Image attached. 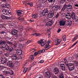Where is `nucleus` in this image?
<instances>
[{"mask_svg":"<svg viewBox=\"0 0 78 78\" xmlns=\"http://www.w3.org/2000/svg\"><path fill=\"white\" fill-rule=\"evenodd\" d=\"M19 29L20 30H23V26H20L19 27Z\"/></svg>","mask_w":78,"mask_h":78,"instance_id":"obj_41","label":"nucleus"},{"mask_svg":"<svg viewBox=\"0 0 78 78\" xmlns=\"http://www.w3.org/2000/svg\"><path fill=\"white\" fill-rule=\"evenodd\" d=\"M68 69L69 71H72V70H74L75 67H74L73 65L72 64V65L68 67Z\"/></svg>","mask_w":78,"mask_h":78,"instance_id":"obj_13","label":"nucleus"},{"mask_svg":"<svg viewBox=\"0 0 78 78\" xmlns=\"http://www.w3.org/2000/svg\"><path fill=\"white\" fill-rule=\"evenodd\" d=\"M61 8H62V6L58 5H54V6L52 7V10L53 11H56L58 10H60Z\"/></svg>","mask_w":78,"mask_h":78,"instance_id":"obj_2","label":"nucleus"},{"mask_svg":"<svg viewBox=\"0 0 78 78\" xmlns=\"http://www.w3.org/2000/svg\"><path fill=\"white\" fill-rule=\"evenodd\" d=\"M1 17L2 18V19H3L4 20H5V19H9V18H8V17L5 16L4 15L2 16Z\"/></svg>","mask_w":78,"mask_h":78,"instance_id":"obj_22","label":"nucleus"},{"mask_svg":"<svg viewBox=\"0 0 78 78\" xmlns=\"http://www.w3.org/2000/svg\"><path fill=\"white\" fill-rule=\"evenodd\" d=\"M10 11V10H8L6 9H4L2 10V12L3 14H4L5 15H8V14H9V12Z\"/></svg>","mask_w":78,"mask_h":78,"instance_id":"obj_10","label":"nucleus"},{"mask_svg":"<svg viewBox=\"0 0 78 78\" xmlns=\"http://www.w3.org/2000/svg\"><path fill=\"white\" fill-rule=\"evenodd\" d=\"M5 67V66H0V69H3V68H4Z\"/></svg>","mask_w":78,"mask_h":78,"instance_id":"obj_46","label":"nucleus"},{"mask_svg":"<svg viewBox=\"0 0 78 78\" xmlns=\"http://www.w3.org/2000/svg\"><path fill=\"white\" fill-rule=\"evenodd\" d=\"M31 42V41L28 40L27 41V44H30V43Z\"/></svg>","mask_w":78,"mask_h":78,"instance_id":"obj_57","label":"nucleus"},{"mask_svg":"<svg viewBox=\"0 0 78 78\" xmlns=\"http://www.w3.org/2000/svg\"><path fill=\"white\" fill-rule=\"evenodd\" d=\"M36 51V49H32V52H34V51Z\"/></svg>","mask_w":78,"mask_h":78,"instance_id":"obj_63","label":"nucleus"},{"mask_svg":"<svg viewBox=\"0 0 78 78\" xmlns=\"http://www.w3.org/2000/svg\"><path fill=\"white\" fill-rule=\"evenodd\" d=\"M5 44V41H0V45H3V44Z\"/></svg>","mask_w":78,"mask_h":78,"instance_id":"obj_33","label":"nucleus"},{"mask_svg":"<svg viewBox=\"0 0 78 78\" xmlns=\"http://www.w3.org/2000/svg\"><path fill=\"white\" fill-rule=\"evenodd\" d=\"M78 37V35H77L76 37H74V38L76 39H77V37Z\"/></svg>","mask_w":78,"mask_h":78,"instance_id":"obj_64","label":"nucleus"},{"mask_svg":"<svg viewBox=\"0 0 78 78\" xmlns=\"http://www.w3.org/2000/svg\"><path fill=\"white\" fill-rule=\"evenodd\" d=\"M72 21H68L67 22V25L68 26H71L72 25Z\"/></svg>","mask_w":78,"mask_h":78,"instance_id":"obj_25","label":"nucleus"},{"mask_svg":"<svg viewBox=\"0 0 78 78\" xmlns=\"http://www.w3.org/2000/svg\"><path fill=\"white\" fill-rule=\"evenodd\" d=\"M55 19H52L51 20V22L52 23V24L54 22H55Z\"/></svg>","mask_w":78,"mask_h":78,"instance_id":"obj_49","label":"nucleus"},{"mask_svg":"<svg viewBox=\"0 0 78 78\" xmlns=\"http://www.w3.org/2000/svg\"><path fill=\"white\" fill-rule=\"evenodd\" d=\"M6 43H7V44H9V45H12V43L9 41H6Z\"/></svg>","mask_w":78,"mask_h":78,"instance_id":"obj_35","label":"nucleus"},{"mask_svg":"<svg viewBox=\"0 0 78 78\" xmlns=\"http://www.w3.org/2000/svg\"><path fill=\"white\" fill-rule=\"evenodd\" d=\"M66 6L67 9L68 10H70L71 11H72V5L70 4L68 5L66 4Z\"/></svg>","mask_w":78,"mask_h":78,"instance_id":"obj_8","label":"nucleus"},{"mask_svg":"<svg viewBox=\"0 0 78 78\" xmlns=\"http://www.w3.org/2000/svg\"><path fill=\"white\" fill-rule=\"evenodd\" d=\"M59 69L58 68H56L53 70V71L55 73V74H58L59 72Z\"/></svg>","mask_w":78,"mask_h":78,"instance_id":"obj_17","label":"nucleus"},{"mask_svg":"<svg viewBox=\"0 0 78 78\" xmlns=\"http://www.w3.org/2000/svg\"><path fill=\"white\" fill-rule=\"evenodd\" d=\"M48 13V9H46L43 10L42 12H41L40 16H46Z\"/></svg>","mask_w":78,"mask_h":78,"instance_id":"obj_3","label":"nucleus"},{"mask_svg":"<svg viewBox=\"0 0 78 78\" xmlns=\"http://www.w3.org/2000/svg\"><path fill=\"white\" fill-rule=\"evenodd\" d=\"M1 50H2L3 51H5L6 50V49L4 47L2 46L0 48Z\"/></svg>","mask_w":78,"mask_h":78,"instance_id":"obj_39","label":"nucleus"},{"mask_svg":"<svg viewBox=\"0 0 78 78\" xmlns=\"http://www.w3.org/2000/svg\"><path fill=\"white\" fill-rule=\"evenodd\" d=\"M18 19L19 20H21V21H23L24 20V18H18Z\"/></svg>","mask_w":78,"mask_h":78,"instance_id":"obj_40","label":"nucleus"},{"mask_svg":"<svg viewBox=\"0 0 78 78\" xmlns=\"http://www.w3.org/2000/svg\"><path fill=\"white\" fill-rule=\"evenodd\" d=\"M66 9H67L66 4H65L63 6V8H62V11H65V10H66Z\"/></svg>","mask_w":78,"mask_h":78,"instance_id":"obj_20","label":"nucleus"},{"mask_svg":"<svg viewBox=\"0 0 78 78\" xmlns=\"http://www.w3.org/2000/svg\"><path fill=\"white\" fill-rule=\"evenodd\" d=\"M65 64L67 67H69L70 66H71L72 65V63H66Z\"/></svg>","mask_w":78,"mask_h":78,"instance_id":"obj_34","label":"nucleus"},{"mask_svg":"<svg viewBox=\"0 0 78 78\" xmlns=\"http://www.w3.org/2000/svg\"><path fill=\"white\" fill-rule=\"evenodd\" d=\"M4 55L6 57H7V58H9V55H10V53L9 52H8L7 51H5L4 52Z\"/></svg>","mask_w":78,"mask_h":78,"instance_id":"obj_15","label":"nucleus"},{"mask_svg":"<svg viewBox=\"0 0 78 78\" xmlns=\"http://www.w3.org/2000/svg\"><path fill=\"white\" fill-rule=\"evenodd\" d=\"M32 35H33V36L36 35V36H39V35H40V34L37 33H34L33 34H32Z\"/></svg>","mask_w":78,"mask_h":78,"instance_id":"obj_38","label":"nucleus"},{"mask_svg":"<svg viewBox=\"0 0 78 78\" xmlns=\"http://www.w3.org/2000/svg\"><path fill=\"white\" fill-rule=\"evenodd\" d=\"M42 52V50H39V51H38V53L39 54H41V53Z\"/></svg>","mask_w":78,"mask_h":78,"instance_id":"obj_50","label":"nucleus"},{"mask_svg":"<svg viewBox=\"0 0 78 78\" xmlns=\"http://www.w3.org/2000/svg\"><path fill=\"white\" fill-rule=\"evenodd\" d=\"M0 28H5V24H2L0 25Z\"/></svg>","mask_w":78,"mask_h":78,"instance_id":"obj_31","label":"nucleus"},{"mask_svg":"<svg viewBox=\"0 0 78 78\" xmlns=\"http://www.w3.org/2000/svg\"><path fill=\"white\" fill-rule=\"evenodd\" d=\"M40 63H43V62H44V60H41L40 62Z\"/></svg>","mask_w":78,"mask_h":78,"instance_id":"obj_62","label":"nucleus"},{"mask_svg":"<svg viewBox=\"0 0 78 78\" xmlns=\"http://www.w3.org/2000/svg\"><path fill=\"white\" fill-rule=\"evenodd\" d=\"M12 34L14 36H17V30L16 29H12Z\"/></svg>","mask_w":78,"mask_h":78,"instance_id":"obj_6","label":"nucleus"},{"mask_svg":"<svg viewBox=\"0 0 78 78\" xmlns=\"http://www.w3.org/2000/svg\"><path fill=\"white\" fill-rule=\"evenodd\" d=\"M53 16H54V12L48 14L47 17V19H49L50 18H52L53 17Z\"/></svg>","mask_w":78,"mask_h":78,"instance_id":"obj_9","label":"nucleus"},{"mask_svg":"<svg viewBox=\"0 0 78 78\" xmlns=\"http://www.w3.org/2000/svg\"><path fill=\"white\" fill-rule=\"evenodd\" d=\"M30 22H34V20H30Z\"/></svg>","mask_w":78,"mask_h":78,"instance_id":"obj_61","label":"nucleus"},{"mask_svg":"<svg viewBox=\"0 0 78 78\" xmlns=\"http://www.w3.org/2000/svg\"><path fill=\"white\" fill-rule=\"evenodd\" d=\"M32 57H31V59H34V55H31Z\"/></svg>","mask_w":78,"mask_h":78,"instance_id":"obj_54","label":"nucleus"},{"mask_svg":"<svg viewBox=\"0 0 78 78\" xmlns=\"http://www.w3.org/2000/svg\"><path fill=\"white\" fill-rule=\"evenodd\" d=\"M61 3L63 4L64 3H65V0H61L60 1Z\"/></svg>","mask_w":78,"mask_h":78,"instance_id":"obj_43","label":"nucleus"},{"mask_svg":"<svg viewBox=\"0 0 78 78\" xmlns=\"http://www.w3.org/2000/svg\"><path fill=\"white\" fill-rule=\"evenodd\" d=\"M45 73L46 74V77H49V78H50L51 76V74H50V73L48 72H47Z\"/></svg>","mask_w":78,"mask_h":78,"instance_id":"obj_19","label":"nucleus"},{"mask_svg":"<svg viewBox=\"0 0 78 78\" xmlns=\"http://www.w3.org/2000/svg\"><path fill=\"white\" fill-rule=\"evenodd\" d=\"M66 16L68 19H70L71 18H72L73 19H75V14L74 12H68L66 14Z\"/></svg>","mask_w":78,"mask_h":78,"instance_id":"obj_1","label":"nucleus"},{"mask_svg":"<svg viewBox=\"0 0 78 78\" xmlns=\"http://www.w3.org/2000/svg\"><path fill=\"white\" fill-rule=\"evenodd\" d=\"M5 33H6V32H5L4 31H1L0 32V34H4Z\"/></svg>","mask_w":78,"mask_h":78,"instance_id":"obj_45","label":"nucleus"},{"mask_svg":"<svg viewBox=\"0 0 78 78\" xmlns=\"http://www.w3.org/2000/svg\"><path fill=\"white\" fill-rule=\"evenodd\" d=\"M55 1V0H48L49 3H52L54 2Z\"/></svg>","mask_w":78,"mask_h":78,"instance_id":"obj_42","label":"nucleus"},{"mask_svg":"<svg viewBox=\"0 0 78 78\" xmlns=\"http://www.w3.org/2000/svg\"><path fill=\"white\" fill-rule=\"evenodd\" d=\"M74 65L76 66H78V63H74Z\"/></svg>","mask_w":78,"mask_h":78,"instance_id":"obj_59","label":"nucleus"},{"mask_svg":"<svg viewBox=\"0 0 78 78\" xmlns=\"http://www.w3.org/2000/svg\"><path fill=\"white\" fill-rule=\"evenodd\" d=\"M12 59L14 60H17V57L16 54H13L12 56Z\"/></svg>","mask_w":78,"mask_h":78,"instance_id":"obj_16","label":"nucleus"},{"mask_svg":"<svg viewBox=\"0 0 78 78\" xmlns=\"http://www.w3.org/2000/svg\"><path fill=\"white\" fill-rule=\"evenodd\" d=\"M60 67L62 70H63V71H65V70H66V66H65L64 64L61 63L60 64Z\"/></svg>","mask_w":78,"mask_h":78,"instance_id":"obj_12","label":"nucleus"},{"mask_svg":"<svg viewBox=\"0 0 78 78\" xmlns=\"http://www.w3.org/2000/svg\"><path fill=\"white\" fill-rule=\"evenodd\" d=\"M56 41H57V43L55 44V45H59V44H60V42H61V40L60 41H59V39H57L56 40Z\"/></svg>","mask_w":78,"mask_h":78,"instance_id":"obj_26","label":"nucleus"},{"mask_svg":"<svg viewBox=\"0 0 78 78\" xmlns=\"http://www.w3.org/2000/svg\"><path fill=\"white\" fill-rule=\"evenodd\" d=\"M7 66L9 67H14V64L12 61H9L7 62Z\"/></svg>","mask_w":78,"mask_h":78,"instance_id":"obj_5","label":"nucleus"},{"mask_svg":"<svg viewBox=\"0 0 78 78\" xmlns=\"http://www.w3.org/2000/svg\"><path fill=\"white\" fill-rule=\"evenodd\" d=\"M61 29L59 28V29H58V31H57V33H59V32H60V31H61Z\"/></svg>","mask_w":78,"mask_h":78,"instance_id":"obj_58","label":"nucleus"},{"mask_svg":"<svg viewBox=\"0 0 78 78\" xmlns=\"http://www.w3.org/2000/svg\"><path fill=\"white\" fill-rule=\"evenodd\" d=\"M62 37L63 38V41H66V35H63Z\"/></svg>","mask_w":78,"mask_h":78,"instance_id":"obj_30","label":"nucleus"},{"mask_svg":"<svg viewBox=\"0 0 78 78\" xmlns=\"http://www.w3.org/2000/svg\"><path fill=\"white\" fill-rule=\"evenodd\" d=\"M7 15L8 16V17L9 19L10 17H12V12H11V11L9 12V14H8Z\"/></svg>","mask_w":78,"mask_h":78,"instance_id":"obj_28","label":"nucleus"},{"mask_svg":"<svg viewBox=\"0 0 78 78\" xmlns=\"http://www.w3.org/2000/svg\"><path fill=\"white\" fill-rule=\"evenodd\" d=\"M49 43H48L47 44H46L45 46V50H48V49H49L50 47H49Z\"/></svg>","mask_w":78,"mask_h":78,"instance_id":"obj_23","label":"nucleus"},{"mask_svg":"<svg viewBox=\"0 0 78 78\" xmlns=\"http://www.w3.org/2000/svg\"><path fill=\"white\" fill-rule=\"evenodd\" d=\"M58 16H59V14L57 13V14L55 16V17L56 19H57L58 17Z\"/></svg>","mask_w":78,"mask_h":78,"instance_id":"obj_47","label":"nucleus"},{"mask_svg":"<svg viewBox=\"0 0 78 78\" xmlns=\"http://www.w3.org/2000/svg\"><path fill=\"white\" fill-rule=\"evenodd\" d=\"M64 60L65 64H66L68 62L67 60L66 59H64Z\"/></svg>","mask_w":78,"mask_h":78,"instance_id":"obj_56","label":"nucleus"},{"mask_svg":"<svg viewBox=\"0 0 78 78\" xmlns=\"http://www.w3.org/2000/svg\"><path fill=\"white\" fill-rule=\"evenodd\" d=\"M19 46L20 47H23V46H22V44H19Z\"/></svg>","mask_w":78,"mask_h":78,"instance_id":"obj_51","label":"nucleus"},{"mask_svg":"<svg viewBox=\"0 0 78 78\" xmlns=\"http://www.w3.org/2000/svg\"><path fill=\"white\" fill-rule=\"evenodd\" d=\"M78 43V41H77L75 43H74L71 47H73V46H74V45H75L76 44Z\"/></svg>","mask_w":78,"mask_h":78,"instance_id":"obj_44","label":"nucleus"},{"mask_svg":"<svg viewBox=\"0 0 78 78\" xmlns=\"http://www.w3.org/2000/svg\"><path fill=\"white\" fill-rule=\"evenodd\" d=\"M23 11V10H18L16 11V14L18 16H20L21 14H22V12Z\"/></svg>","mask_w":78,"mask_h":78,"instance_id":"obj_14","label":"nucleus"},{"mask_svg":"<svg viewBox=\"0 0 78 78\" xmlns=\"http://www.w3.org/2000/svg\"><path fill=\"white\" fill-rule=\"evenodd\" d=\"M5 8H9V6H10L9 4L8 3L5 4Z\"/></svg>","mask_w":78,"mask_h":78,"instance_id":"obj_37","label":"nucleus"},{"mask_svg":"<svg viewBox=\"0 0 78 78\" xmlns=\"http://www.w3.org/2000/svg\"><path fill=\"white\" fill-rule=\"evenodd\" d=\"M59 23L60 26H64L65 25V22L63 21H60Z\"/></svg>","mask_w":78,"mask_h":78,"instance_id":"obj_18","label":"nucleus"},{"mask_svg":"<svg viewBox=\"0 0 78 78\" xmlns=\"http://www.w3.org/2000/svg\"><path fill=\"white\" fill-rule=\"evenodd\" d=\"M45 44H46V41H45L44 42V44L43 45H42V46H44Z\"/></svg>","mask_w":78,"mask_h":78,"instance_id":"obj_60","label":"nucleus"},{"mask_svg":"<svg viewBox=\"0 0 78 78\" xmlns=\"http://www.w3.org/2000/svg\"><path fill=\"white\" fill-rule=\"evenodd\" d=\"M46 24V26H51V25H52V24H53V23H52V22H51L49 21Z\"/></svg>","mask_w":78,"mask_h":78,"instance_id":"obj_24","label":"nucleus"},{"mask_svg":"<svg viewBox=\"0 0 78 78\" xmlns=\"http://www.w3.org/2000/svg\"><path fill=\"white\" fill-rule=\"evenodd\" d=\"M38 44H41V46H42L44 44V41H43V40H41L40 41H38Z\"/></svg>","mask_w":78,"mask_h":78,"instance_id":"obj_27","label":"nucleus"},{"mask_svg":"<svg viewBox=\"0 0 78 78\" xmlns=\"http://www.w3.org/2000/svg\"><path fill=\"white\" fill-rule=\"evenodd\" d=\"M59 77V78H64V74H63V73L61 72L60 73Z\"/></svg>","mask_w":78,"mask_h":78,"instance_id":"obj_21","label":"nucleus"},{"mask_svg":"<svg viewBox=\"0 0 78 78\" xmlns=\"http://www.w3.org/2000/svg\"><path fill=\"white\" fill-rule=\"evenodd\" d=\"M16 53L18 55H22V49H17V50Z\"/></svg>","mask_w":78,"mask_h":78,"instance_id":"obj_11","label":"nucleus"},{"mask_svg":"<svg viewBox=\"0 0 78 78\" xmlns=\"http://www.w3.org/2000/svg\"><path fill=\"white\" fill-rule=\"evenodd\" d=\"M30 5L31 6H33V3L32 2H30V3H27L26 4V5Z\"/></svg>","mask_w":78,"mask_h":78,"instance_id":"obj_32","label":"nucleus"},{"mask_svg":"<svg viewBox=\"0 0 78 78\" xmlns=\"http://www.w3.org/2000/svg\"><path fill=\"white\" fill-rule=\"evenodd\" d=\"M38 16L36 14H33L32 16V17L34 19H36V18H37Z\"/></svg>","mask_w":78,"mask_h":78,"instance_id":"obj_29","label":"nucleus"},{"mask_svg":"<svg viewBox=\"0 0 78 78\" xmlns=\"http://www.w3.org/2000/svg\"><path fill=\"white\" fill-rule=\"evenodd\" d=\"M27 70H28V69L27 68H25L23 70V73H26V72H27Z\"/></svg>","mask_w":78,"mask_h":78,"instance_id":"obj_36","label":"nucleus"},{"mask_svg":"<svg viewBox=\"0 0 78 78\" xmlns=\"http://www.w3.org/2000/svg\"><path fill=\"white\" fill-rule=\"evenodd\" d=\"M0 78H5L2 74H0Z\"/></svg>","mask_w":78,"mask_h":78,"instance_id":"obj_48","label":"nucleus"},{"mask_svg":"<svg viewBox=\"0 0 78 78\" xmlns=\"http://www.w3.org/2000/svg\"><path fill=\"white\" fill-rule=\"evenodd\" d=\"M6 62H7V58H2L1 62L2 64H6Z\"/></svg>","mask_w":78,"mask_h":78,"instance_id":"obj_7","label":"nucleus"},{"mask_svg":"<svg viewBox=\"0 0 78 78\" xmlns=\"http://www.w3.org/2000/svg\"><path fill=\"white\" fill-rule=\"evenodd\" d=\"M38 54V52H35L34 54V56H37V55Z\"/></svg>","mask_w":78,"mask_h":78,"instance_id":"obj_52","label":"nucleus"},{"mask_svg":"<svg viewBox=\"0 0 78 78\" xmlns=\"http://www.w3.org/2000/svg\"><path fill=\"white\" fill-rule=\"evenodd\" d=\"M5 49L9 52H11L13 50H14V48L12 46H8V44H6L5 46Z\"/></svg>","mask_w":78,"mask_h":78,"instance_id":"obj_4","label":"nucleus"},{"mask_svg":"<svg viewBox=\"0 0 78 78\" xmlns=\"http://www.w3.org/2000/svg\"><path fill=\"white\" fill-rule=\"evenodd\" d=\"M46 2H47V0H42V3H45Z\"/></svg>","mask_w":78,"mask_h":78,"instance_id":"obj_53","label":"nucleus"},{"mask_svg":"<svg viewBox=\"0 0 78 78\" xmlns=\"http://www.w3.org/2000/svg\"><path fill=\"white\" fill-rule=\"evenodd\" d=\"M38 6V8H39V7H41V6H42V4L41 3H40Z\"/></svg>","mask_w":78,"mask_h":78,"instance_id":"obj_55","label":"nucleus"}]
</instances>
